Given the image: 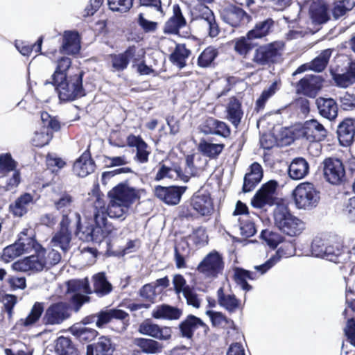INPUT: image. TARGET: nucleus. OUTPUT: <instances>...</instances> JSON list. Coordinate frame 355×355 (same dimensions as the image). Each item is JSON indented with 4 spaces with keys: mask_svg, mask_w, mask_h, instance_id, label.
<instances>
[{
    "mask_svg": "<svg viewBox=\"0 0 355 355\" xmlns=\"http://www.w3.org/2000/svg\"><path fill=\"white\" fill-rule=\"evenodd\" d=\"M109 203L105 206L103 198L93 196L88 204L92 205L95 227H99L103 234V240L113 231V227L107 223V216L123 220L128 216L130 206L139 198V191L126 183H120L108 193Z\"/></svg>",
    "mask_w": 355,
    "mask_h": 355,
    "instance_id": "1",
    "label": "nucleus"
},
{
    "mask_svg": "<svg viewBox=\"0 0 355 355\" xmlns=\"http://www.w3.org/2000/svg\"><path fill=\"white\" fill-rule=\"evenodd\" d=\"M61 214L62 220L59 225V229L69 230V227L73 223L76 226L75 233L80 240L94 243H101L103 241L105 232H103L99 227H95L94 224L89 221L82 224L79 213L70 211Z\"/></svg>",
    "mask_w": 355,
    "mask_h": 355,
    "instance_id": "2",
    "label": "nucleus"
},
{
    "mask_svg": "<svg viewBox=\"0 0 355 355\" xmlns=\"http://www.w3.org/2000/svg\"><path fill=\"white\" fill-rule=\"evenodd\" d=\"M311 249L313 256L334 263H343L350 258L348 248L341 243H330L318 237L313 240Z\"/></svg>",
    "mask_w": 355,
    "mask_h": 355,
    "instance_id": "3",
    "label": "nucleus"
},
{
    "mask_svg": "<svg viewBox=\"0 0 355 355\" xmlns=\"http://www.w3.org/2000/svg\"><path fill=\"white\" fill-rule=\"evenodd\" d=\"M84 73L66 78L63 80H58L56 83H49L57 92L59 98L62 101H72L85 95L83 87V77Z\"/></svg>",
    "mask_w": 355,
    "mask_h": 355,
    "instance_id": "4",
    "label": "nucleus"
},
{
    "mask_svg": "<svg viewBox=\"0 0 355 355\" xmlns=\"http://www.w3.org/2000/svg\"><path fill=\"white\" fill-rule=\"evenodd\" d=\"M274 220L276 227L291 236L300 234L305 227L303 221L292 215L284 205H279L275 209Z\"/></svg>",
    "mask_w": 355,
    "mask_h": 355,
    "instance_id": "5",
    "label": "nucleus"
},
{
    "mask_svg": "<svg viewBox=\"0 0 355 355\" xmlns=\"http://www.w3.org/2000/svg\"><path fill=\"white\" fill-rule=\"evenodd\" d=\"M129 315L125 311L118 309H110L101 311L96 315H91L85 317L82 322L84 325L95 322L98 327H102L107 323H112L113 321H119V324L115 331L121 332L126 329Z\"/></svg>",
    "mask_w": 355,
    "mask_h": 355,
    "instance_id": "6",
    "label": "nucleus"
},
{
    "mask_svg": "<svg viewBox=\"0 0 355 355\" xmlns=\"http://www.w3.org/2000/svg\"><path fill=\"white\" fill-rule=\"evenodd\" d=\"M281 259L279 250L272 255L264 263L255 266L254 269L256 272L247 270L243 268H236L234 272V279L238 285L245 291H249L252 289V286L247 282V279L254 280L257 279L259 275L265 274L268 270L272 268Z\"/></svg>",
    "mask_w": 355,
    "mask_h": 355,
    "instance_id": "7",
    "label": "nucleus"
},
{
    "mask_svg": "<svg viewBox=\"0 0 355 355\" xmlns=\"http://www.w3.org/2000/svg\"><path fill=\"white\" fill-rule=\"evenodd\" d=\"M295 204L298 209H311L319 202L320 196L314 185L311 182H303L297 185L293 191Z\"/></svg>",
    "mask_w": 355,
    "mask_h": 355,
    "instance_id": "8",
    "label": "nucleus"
},
{
    "mask_svg": "<svg viewBox=\"0 0 355 355\" xmlns=\"http://www.w3.org/2000/svg\"><path fill=\"white\" fill-rule=\"evenodd\" d=\"M28 230L21 232L18 240L13 244L6 247L1 255V259L9 263L24 253L30 252L36 244V240L28 235Z\"/></svg>",
    "mask_w": 355,
    "mask_h": 355,
    "instance_id": "9",
    "label": "nucleus"
},
{
    "mask_svg": "<svg viewBox=\"0 0 355 355\" xmlns=\"http://www.w3.org/2000/svg\"><path fill=\"white\" fill-rule=\"evenodd\" d=\"M71 306L65 302L52 303L44 311L42 322L46 325H58L71 316Z\"/></svg>",
    "mask_w": 355,
    "mask_h": 355,
    "instance_id": "10",
    "label": "nucleus"
},
{
    "mask_svg": "<svg viewBox=\"0 0 355 355\" xmlns=\"http://www.w3.org/2000/svg\"><path fill=\"white\" fill-rule=\"evenodd\" d=\"M67 293H73L71 297V303L73 305V310L78 312L80 307L89 300L88 296L81 294V293H92V291L89 282L87 279L83 280L71 279L67 282Z\"/></svg>",
    "mask_w": 355,
    "mask_h": 355,
    "instance_id": "11",
    "label": "nucleus"
},
{
    "mask_svg": "<svg viewBox=\"0 0 355 355\" xmlns=\"http://www.w3.org/2000/svg\"><path fill=\"white\" fill-rule=\"evenodd\" d=\"M324 177L331 184L345 182V169L343 162L336 157H328L322 162Z\"/></svg>",
    "mask_w": 355,
    "mask_h": 355,
    "instance_id": "12",
    "label": "nucleus"
},
{
    "mask_svg": "<svg viewBox=\"0 0 355 355\" xmlns=\"http://www.w3.org/2000/svg\"><path fill=\"white\" fill-rule=\"evenodd\" d=\"M277 187V182L275 180H270L263 184L252 198V206L257 209L272 206L276 200Z\"/></svg>",
    "mask_w": 355,
    "mask_h": 355,
    "instance_id": "13",
    "label": "nucleus"
},
{
    "mask_svg": "<svg viewBox=\"0 0 355 355\" xmlns=\"http://www.w3.org/2000/svg\"><path fill=\"white\" fill-rule=\"evenodd\" d=\"M220 17L225 23L232 27L245 25L252 19L243 8L233 4H228L221 9Z\"/></svg>",
    "mask_w": 355,
    "mask_h": 355,
    "instance_id": "14",
    "label": "nucleus"
},
{
    "mask_svg": "<svg viewBox=\"0 0 355 355\" xmlns=\"http://www.w3.org/2000/svg\"><path fill=\"white\" fill-rule=\"evenodd\" d=\"M224 268L222 256L216 251L209 253L198 264L197 270L207 277H216Z\"/></svg>",
    "mask_w": 355,
    "mask_h": 355,
    "instance_id": "15",
    "label": "nucleus"
},
{
    "mask_svg": "<svg viewBox=\"0 0 355 355\" xmlns=\"http://www.w3.org/2000/svg\"><path fill=\"white\" fill-rule=\"evenodd\" d=\"M33 249L35 251L33 254L15 262L12 264V268L15 270L30 272L32 273L39 272L45 270L44 265L42 262L39 243L37 241L33 250Z\"/></svg>",
    "mask_w": 355,
    "mask_h": 355,
    "instance_id": "16",
    "label": "nucleus"
},
{
    "mask_svg": "<svg viewBox=\"0 0 355 355\" xmlns=\"http://www.w3.org/2000/svg\"><path fill=\"white\" fill-rule=\"evenodd\" d=\"M199 131L205 135H216L227 138L231 135L229 125L224 121H219L214 117L205 119L198 127Z\"/></svg>",
    "mask_w": 355,
    "mask_h": 355,
    "instance_id": "17",
    "label": "nucleus"
},
{
    "mask_svg": "<svg viewBox=\"0 0 355 355\" xmlns=\"http://www.w3.org/2000/svg\"><path fill=\"white\" fill-rule=\"evenodd\" d=\"M197 11L196 19L202 21V25L207 28L208 35L216 37L220 33V28L216 22L214 12L205 5H198L196 8Z\"/></svg>",
    "mask_w": 355,
    "mask_h": 355,
    "instance_id": "18",
    "label": "nucleus"
},
{
    "mask_svg": "<svg viewBox=\"0 0 355 355\" xmlns=\"http://www.w3.org/2000/svg\"><path fill=\"white\" fill-rule=\"evenodd\" d=\"M278 53L279 46L276 42L261 45L255 49L252 61L259 66L268 65L275 61Z\"/></svg>",
    "mask_w": 355,
    "mask_h": 355,
    "instance_id": "19",
    "label": "nucleus"
},
{
    "mask_svg": "<svg viewBox=\"0 0 355 355\" xmlns=\"http://www.w3.org/2000/svg\"><path fill=\"white\" fill-rule=\"evenodd\" d=\"M186 190L184 187L157 186L154 189L155 196L167 205H175L180 201L182 195Z\"/></svg>",
    "mask_w": 355,
    "mask_h": 355,
    "instance_id": "20",
    "label": "nucleus"
},
{
    "mask_svg": "<svg viewBox=\"0 0 355 355\" xmlns=\"http://www.w3.org/2000/svg\"><path fill=\"white\" fill-rule=\"evenodd\" d=\"M323 79L318 75H306L297 85V92L314 98L322 87Z\"/></svg>",
    "mask_w": 355,
    "mask_h": 355,
    "instance_id": "21",
    "label": "nucleus"
},
{
    "mask_svg": "<svg viewBox=\"0 0 355 355\" xmlns=\"http://www.w3.org/2000/svg\"><path fill=\"white\" fill-rule=\"evenodd\" d=\"M191 205L196 212L203 216L210 215L214 210L210 194L204 190H199L193 195Z\"/></svg>",
    "mask_w": 355,
    "mask_h": 355,
    "instance_id": "22",
    "label": "nucleus"
},
{
    "mask_svg": "<svg viewBox=\"0 0 355 355\" xmlns=\"http://www.w3.org/2000/svg\"><path fill=\"white\" fill-rule=\"evenodd\" d=\"M138 331L141 334L161 340H167L171 337V329L170 327H161L150 320H146L141 322L139 326Z\"/></svg>",
    "mask_w": 355,
    "mask_h": 355,
    "instance_id": "23",
    "label": "nucleus"
},
{
    "mask_svg": "<svg viewBox=\"0 0 355 355\" xmlns=\"http://www.w3.org/2000/svg\"><path fill=\"white\" fill-rule=\"evenodd\" d=\"M327 130L316 119L306 121L302 129V135L311 142L320 141L327 136Z\"/></svg>",
    "mask_w": 355,
    "mask_h": 355,
    "instance_id": "24",
    "label": "nucleus"
},
{
    "mask_svg": "<svg viewBox=\"0 0 355 355\" xmlns=\"http://www.w3.org/2000/svg\"><path fill=\"white\" fill-rule=\"evenodd\" d=\"M200 327L203 329V331L205 334L209 330V327L203 322V321L193 315H189L179 324L181 336L187 339H191L194 331Z\"/></svg>",
    "mask_w": 355,
    "mask_h": 355,
    "instance_id": "25",
    "label": "nucleus"
},
{
    "mask_svg": "<svg viewBox=\"0 0 355 355\" xmlns=\"http://www.w3.org/2000/svg\"><path fill=\"white\" fill-rule=\"evenodd\" d=\"M262 166L257 162L252 163L249 167L248 172L243 178L242 191L244 193L252 191L263 178Z\"/></svg>",
    "mask_w": 355,
    "mask_h": 355,
    "instance_id": "26",
    "label": "nucleus"
},
{
    "mask_svg": "<svg viewBox=\"0 0 355 355\" xmlns=\"http://www.w3.org/2000/svg\"><path fill=\"white\" fill-rule=\"evenodd\" d=\"M315 103L320 115L329 121L334 120L338 116V107L332 98L319 97Z\"/></svg>",
    "mask_w": 355,
    "mask_h": 355,
    "instance_id": "27",
    "label": "nucleus"
},
{
    "mask_svg": "<svg viewBox=\"0 0 355 355\" xmlns=\"http://www.w3.org/2000/svg\"><path fill=\"white\" fill-rule=\"evenodd\" d=\"M173 15L165 23L164 32L165 33L175 34L179 33L180 28L185 27L187 21L182 15L180 7L175 4L173 6Z\"/></svg>",
    "mask_w": 355,
    "mask_h": 355,
    "instance_id": "28",
    "label": "nucleus"
},
{
    "mask_svg": "<svg viewBox=\"0 0 355 355\" xmlns=\"http://www.w3.org/2000/svg\"><path fill=\"white\" fill-rule=\"evenodd\" d=\"M337 134L342 146H349L355 135V121L352 119L343 120L338 126Z\"/></svg>",
    "mask_w": 355,
    "mask_h": 355,
    "instance_id": "29",
    "label": "nucleus"
},
{
    "mask_svg": "<svg viewBox=\"0 0 355 355\" xmlns=\"http://www.w3.org/2000/svg\"><path fill=\"white\" fill-rule=\"evenodd\" d=\"M33 204V196L25 193L17 198L14 203L10 205V211L15 216L21 217L31 209Z\"/></svg>",
    "mask_w": 355,
    "mask_h": 355,
    "instance_id": "30",
    "label": "nucleus"
},
{
    "mask_svg": "<svg viewBox=\"0 0 355 355\" xmlns=\"http://www.w3.org/2000/svg\"><path fill=\"white\" fill-rule=\"evenodd\" d=\"M336 85L346 88L355 83V62H349L343 73H331Z\"/></svg>",
    "mask_w": 355,
    "mask_h": 355,
    "instance_id": "31",
    "label": "nucleus"
},
{
    "mask_svg": "<svg viewBox=\"0 0 355 355\" xmlns=\"http://www.w3.org/2000/svg\"><path fill=\"white\" fill-rule=\"evenodd\" d=\"M80 49L79 35L74 31H65L62 37L60 53L74 55Z\"/></svg>",
    "mask_w": 355,
    "mask_h": 355,
    "instance_id": "32",
    "label": "nucleus"
},
{
    "mask_svg": "<svg viewBox=\"0 0 355 355\" xmlns=\"http://www.w3.org/2000/svg\"><path fill=\"white\" fill-rule=\"evenodd\" d=\"M128 144L131 147L136 148L135 159L139 163H146L150 151L148 144L139 136L130 135L128 137Z\"/></svg>",
    "mask_w": 355,
    "mask_h": 355,
    "instance_id": "33",
    "label": "nucleus"
},
{
    "mask_svg": "<svg viewBox=\"0 0 355 355\" xmlns=\"http://www.w3.org/2000/svg\"><path fill=\"white\" fill-rule=\"evenodd\" d=\"M95 163L90 155L84 153L73 164V172L79 177L85 178L94 172Z\"/></svg>",
    "mask_w": 355,
    "mask_h": 355,
    "instance_id": "34",
    "label": "nucleus"
},
{
    "mask_svg": "<svg viewBox=\"0 0 355 355\" xmlns=\"http://www.w3.org/2000/svg\"><path fill=\"white\" fill-rule=\"evenodd\" d=\"M289 177L295 180L304 178L309 173V164L303 157L295 158L288 166Z\"/></svg>",
    "mask_w": 355,
    "mask_h": 355,
    "instance_id": "35",
    "label": "nucleus"
},
{
    "mask_svg": "<svg viewBox=\"0 0 355 355\" xmlns=\"http://www.w3.org/2000/svg\"><path fill=\"white\" fill-rule=\"evenodd\" d=\"M115 348L110 338L102 336L98 342L93 345H89L87 347V355H113Z\"/></svg>",
    "mask_w": 355,
    "mask_h": 355,
    "instance_id": "36",
    "label": "nucleus"
},
{
    "mask_svg": "<svg viewBox=\"0 0 355 355\" xmlns=\"http://www.w3.org/2000/svg\"><path fill=\"white\" fill-rule=\"evenodd\" d=\"M71 231L59 229L51 238L50 245L53 248H60L61 253L66 254L71 248Z\"/></svg>",
    "mask_w": 355,
    "mask_h": 355,
    "instance_id": "37",
    "label": "nucleus"
},
{
    "mask_svg": "<svg viewBox=\"0 0 355 355\" xmlns=\"http://www.w3.org/2000/svg\"><path fill=\"white\" fill-rule=\"evenodd\" d=\"M226 119L237 128L241 123L243 112L241 109V102L236 97L230 98L226 107Z\"/></svg>",
    "mask_w": 355,
    "mask_h": 355,
    "instance_id": "38",
    "label": "nucleus"
},
{
    "mask_svg": "<svg viewBox=\"0 0 355 355\" xmlns=\"http://www.w3.org/2000/svg\"><path fill=\"white\" fill-rule=\"evenodd\" d=\"M93 292L98 297H102L109 295L113 289L112 285L107 280L105 273L103 272L95 274L92 277Z\"/></svg>",
    "mask_w": 355,
    "mask_h": 355,
    "instance_id": "39",
    "label": "nucleus"
},
{
    "mask_svg": "<svg viewBox=\"0 0 355 355\" xmlns=\"http://www.w3.org/2000/svg\"><path fill=\"white\" fill-rule=\"evenodd\" d=\"M164 178L175 180L180 179L184 182H187L189 181V175H184L180 167L175 166L174 168H171L164 164H161L155 180L159 181Z\"/></svg>",
    "mask_w": 355,
    "mask_h": 355,
    "instance_id": "40",
    "label": "nucleus"
},
{
    "mask_svg": "<svg viewBox=\"0 0 355 355\" xmlns=\"http://www.w3.org/2000/svg\"><path fill=\"white\" fill-rule=\"evenodd\" d=\"M275 21L271 18L256 23L254 28L248 32V37L252 39H261L268 35L274 27Z\"/></svg>",
    "mask_w": 355,
    "mask_h": 355,
    "instance_id": "41",
    "label": "nucleus"
},
{
    "mask_svg": "<svg viewBox=\"0 0 355 355\" xmlns=\"http://www.w3.org/2000/svg\"><path fill=\"white\" fill-rule=\"evenodd\" d=\"M217 298L219 305L230 313H234L240 309V300L233 294L225 293L223 287L217 291Z\"/></svg>",
    "mask_w": 355,
    "mask_h": 355,
    "instance_id": "42",
    "label": "nucleus"
},
{
    "mask_svg": "<svg viewBox=\"0 0 355 355\" xmlns=\"http://www.w3.org/2000/svg\"><path fill=\"white\" fill-rule=\"evenodd\" d=\"M71 60L68 57H61L57 61V65L54 73L49 79L44 82V85L49 83H56L58 80H63L67 78V71L71 67Z\"/></svg>",
    "mask_w": 355,
    "mask_h": 355,
    "instance_id": "43",
    "label": "nucleus"
},
{
    "mask_svg": "<svg viewBox=\"0 0 355 355\" xmlns=\"http://www.w3.org/2000/svg\"><path fill=\"white\" fill-rule=\"evenodd\" d=\"M39 247L45 270L51 269L61 261L62 254L55 248L52 247L44 248L40 244Z\"/></svg>",
    "mask_w": 355,
    "mask_h": 355,
    "instance_id": "44",
    "label": "nucleus"
},
{
    "mask_svg": "<svg viewBox=\"0 0 355 355\" xmlns=\"http://www.w3.org/2000/svg\"><path fill=\"white\" fill-rule=\"evenodd\" d=\"M182 315V310L167 304L157 306L152 313V316L156 319L178 320Z\"/></svg>",
    "mask_w": 355,
    "mask_h": 355,
    "instance_id": "45",
    "label": "nucleus"
},
{
    "mask_svg": "<svg viewBox=\"0 0 355 355\" xmlns=\"http://www.w3.org/2000/svg\"><path fill=\"white\" fill-rule=\"evenodd\" d=\"M223 144H214L205 139H202L198 144V149L204 155L211 158H216L224 149Z\"/></svg>",
    "mask_w": 355,
    "mask_h": 355,
    "instance_id": "46",
    "label": "nucleus"
},
{
    "mask_svg": "<svg viewBox=\"0 0 355 355\" xmlns=\"http://www.w3.org/2000/svg\"><path fill=\"white\" fill-rule=\"evenodd\" d=\"M135 346L146 354H156L162 351V345L157 341L144 338H136L133 340Z\"/></svg>",
    "mask_w": 355,
    "mask_h": 355,
    "instance_id": "47",
    "label": "nucleus"
},
{
    "mask_svg": "<svg viewBox=\"0 0 355 355\" xmlns=\"http://www.w3.org/2000/svg\"><path fill=\"white\" fill-rule=\"evenodd\" d=\"M19 182L20 173L19 171H14L12 174L8 173L5 175H0V193L16 189Z\"/></svg>",
    "mask_w": 355,
    "mask_h": 355,
    "instance_id": "48",
    "label": "nucleus"
},
{
    "mask_svg": "<svg viewBox=\"0 0 355 355\" xmlns=\"http://www.w3.org/2000/svg\"><path fill=\"white\" fill-rule=\"evenodd\" d=\"M190 51L184 44H176L175 50L170 55V60L178 68L182 69L186 65V59L189 56Z\"/></svg>",
    "mask_w": 355,
    "mask_h": 355,
    "instance_id": "49",
    "label": "nucleus"
},
{
    "mask_svg": "<svg viewBox=\"0 0 355 355\" xmlns=\"http://www.w3.org/2000/svg\"><path fill=\"white\" fill-rule=\"evenodd\" d=\"M331 53L332 50L330 49L323 50L311 62L309 63V69L316 72L322 71L327 67Z\"/></svg>",
    "mask_w": 355,
    "mask_h": 355,
    "instance_id": "50",
    "label": "nucleus"
},
{
    "mask_svg": "<svg viewBox=\"0 0 355 355\" xmlns=\"http://www.w3.org/2000/svg\"><path fill=\"white\" fill-rule=\"evenodd\" d=\"M53 202L57 210L61 213H66L71 211L73 198L67 191H63L57 195V198L54 199Z\"/></svg>",
    "mask_w": 355,
    "mask_h": 355,
    "instance_id": "51",
    "label": "nucleus"
},
{
    "mask_svg": "<svg viewBox=\"0 0 355 355\" xmlns=\"http://www.w3.org/2000/svg\"><path fill=\"white\" fill-rule=\"evenodd\" d=\"M73 335L76 336L80 341L90 342L98 335V331L92 328L81 325H74L71 327Z\"/></svg>",
    "mask_w": 355,
    "mask_h": 355,
    "instance_id": "52",
    "label": "nucleus"
},
{
    "mask_svg": "<svg viewBox=\"0 0 355 355\" xmlns=\"http://www.w3.org/2000/svg\"><path fill=\"white\" fill-rule=\"evenodd\" d=\"M309 13L313 23L321 24L329 19L327 10L324 5L313 3L311 6Z\"/></svg>",
    "mask_w": 355,
    "mask_h": 355,
    "instance_id": "53",
    "label": "nucleus"
},
{
    "mask_svg": "<svg viewBox=\"0 0 355 355\" xmlns=\"http://www.w3.org/2000/svg\"><path fill=\"white\" fill-rule=\"evenodd\" d=\"M355 6V0H336L334 3L332 15L335 19L344 16Z\"/></svg>",
    "mask_w": 355,
    "mask_h": 355,
    "instance_id": "54",
    "label": "nucleus"
},
{
    "mask_svg": "<svg viewBox=\"0 0 355 355\" xmlns=\"http://www.w3.org/2000/svg\"><path fill=\"white\" fill-rule=\"evenodd\" d=\"M132 49H126L123 53L112 55V66L115 71H121L128 67V57L132 55Z\"/></svg>",
    "mask_w": 355,
    "mask_h": 355,
    "instance_id": "55",
    "label": "nucleus"
},
{
    "mask_svg": "<svg viewBox=\"0 0 355 355\" xmlns=\"http://www.w3.org/2000/svg\"><path fill=\"white\" fill-rule=\"evenodd\" d=\"M55 353L57 355H77V352L69 338L59 337L55 345Z\"/></svg>",
    "mask_w": 355,
    "mask_h": 355,
    "instance_id": "56",
    "label": "nucleus"
},
{
    "mask_svg": "<svg viewBox=\"0 0 355 355\" xmlns=\"http://www.w3.org/2000/svg\"><path fill=\"white\" fill-rule=\"evenodd\" d=\"M44 312L43 303L35 302L33 306L30 313L28 316L21 320V324L24 327L33 325L40 318L42 313Z\"/></svg>",
    "mask_w": 355,
    "mask_h": 355,
    "instance_id": "57",
    "label": "nucleus"
},
{
    "mask_svg": "<svg viewBox=\"0 0 355 355\" xmlns=\"http://www.w3.org/2000/svg\"><path fill=\"white\" fill-rule=\"evenodd\" d=\"M17 163L12 158L10 154L0 155V175H5L8 173H13L14 171H18L16 169Z\"/></svg>",
    "mask_w": 355,
    "mask_h": 355,
    "instance_id": "58",
    "label": "nucleus"
},
{
    "mask_svg": "<svg viewBox=\"0 0 355 355\" xmlns=\"http://www.w3.org/2000/svg\"><path fill=\"white\" fill-rule=\"evenodd\" d=\"M53 137V133L46 128L35 131L31 139V143L36 147H43L48 144Z\"/></svg>",
    "mask_w": 355,
    "mask_h": 355,
    "instance_id": "59",
    "label": "nucleus"
},
{
    "mask_svg": "<svg viewBox=\"0 0 355 355\" xmlns=\"http://www.w3.org/2000/svg\"><path fill=\"white\" fill-rule=\"evenodd\" d=\"M42 42L43 37L41 36L33 45H29L26 44V42H16L15 46L21 55L28 56L33 50H35V52H41Z\"/></svg>",
    "mask_w": 355,
    "mask_h": 355,
    "instance_id": "60",
    "label": "nucleus"
},
{
    "mask_svg": "<svg viewBox=\"0 0 355 355\" xmlns=\"http://www.w3.org/2000/svg\"><path fill=\"white\" fill-rule=\"evenodd\" d=\"M278 89L279 87L277 82L272 83L267 89H264L260 97L257 100L256 110L258 112L263 110L268 98L273 96Z\"/></svg>",
    "mask_w": 355,
    "mask_h": 355,
    "instance_id": "61",
    "label": "nucleus"
},
{
    "mask_svg": "<svg viewBox=\"0 0 355 355\" xmlns=\"http://www.w3.org/2000/svg\"><path fill=\"white\" fill-rule=\"evenodd\" d=\"M218 52L216 49L209 46L206 48L199 55L198 64L201 67H207L217 56Z\"/></svg>",
    "mask_w": 355,
    "mask_h": 355,
    "instance_id": "62",
    "label": "nucleus"
},
{
    "mask_svg": "<svg viewBox=\"0 0 355 355\" xmlns=\"http://www.w3.org/2000/svg\"><path fill=\"white\" fill-rule=\"evenodd\" d=\"M188 239L196 246H203L207 243L208 236L206 230L202 227L194 230L189 236Z\"/></svg>",
    "mask_w": 355,
    "mask_h": 355,
    "instance_id": "63",
    "label": "nucleus"
},
{
    "mask_svg": "<svg viewBox=\"0 0 355 355\" xmlns=\"http://www.w3.org/2000/svg\"><path fill=\"white\" fill-rule=\"evenodd\" d=\"M252 40V38L248 37V34L245 37L237 39L234 44L235 51L241 55L245 56L252 49V44L251 42Z\"/></svg>",
    "mask_w": 355,
    "mask_h": 355,
    "instance_id": "64",
    "label": "nucleus"
}]
</instances>
